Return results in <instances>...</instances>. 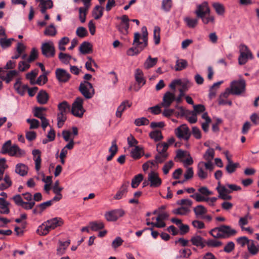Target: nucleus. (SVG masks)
Wrapping results in <instances>:
<instances>
[{
    "mask_svg": "<svg viewBox=\"0 0 259 259\" xmlns=\"http://www.w3.org/2000/svg\"><path fill=\"white\" fill-rule=\"evenodd\" d=\"M60 113L67 114L70 110V106L66 101H63L58 105Z\"/></svg>",
    "mask_w": 259,
    "mask_h": 259,
    "instance_id": "nucleus-26",
    "label": "nucleus"
},
{
    "mask_svg": "<svg viewBox=\"0 0 259 259\" xmlns=\"http://www.w3.org/2000/svg\"><path fill=\"white\" fill-rule=\"evenodd\" d=\"M157 58H152L151 56H149L146 60L144 64V67L145 69H148L155 66L157 63Z\"/></svg>",
    "mask_w": 259,
    "mask_h": 259,
    "instance_id": "nucleus-28",
    "label": "nucleus"
},
{
    "mask_svg": "<svg viewBox=\"0 0 259 259\" xmlns=\"http://www.w3.org/2000/svg\"><path fill=\"white\" fill-rule=\"evenodd\" d=\"M27 167L24 164L18 163L16 166L15 171L21 176H25L27 174Z\"/></svg>",
    "mask_w": 259,
    "mask_h": 259,
    "instance_id": "nucleus-30",
    "label": "nucleus"
},
{
    "mask_svg": "<svg viewBox=\"0 0 259 259\" xmlns=\"http://www.w3.org/2000/svg\"><path fill=\"white\" fill-rule=\"evenodd\" d=\"M223 83V81H220L213 83V84L209 89V97L212 98L215 96L217 90L220 88L221 84Z\"/></svg>",
    "mask_w": 259,
    "mask_h": 259,
    "instance_id": "nucleus-34",
    "label": "nucleus"
},
{
    "mask_svg": "<svg viewBox=\"0 0 259 259\" xmlns=\"http://www.w3.org/2000/svg\"><path fill=\"white\" fill-rule=\"evenodd\" d=\"M210 10L208 6V3L206 2H203L201 4L199 5L197 7L195 13L197 17L199 18L204 15H207L210 13Z\"/></svg>",
    "mask_w": 259,
    "mask_h": 259,
    "instance_id": "nucleus-11",
    "label": "nucleus"
},
{
    "mask_svg": "<svg viewBox=\"0 0 259 259\" xmlns=\"http://www.w3.org/2000/svg\"><path fill=\"white\" fill-rule=\"evenodd\" d=\"M212 7L215 12L219 15H223L225 13V7L223 4L219 3H214Z\"/></svg>",
    "mask_w": 259,
    "mask_h": 259,
    "instance_id": "nucleus-44",
    "label": "nucleus"
},
{
    "mask_svg": "<svg viewBox=\"0 0 259 259\" xmlns=\"http://www.w3.org/2000/svg\"><path fill=\"white\" fill-rule=\"evenodd\" d=\"M58 57L62 63L66 64H68L71 59V56L70 55L62 52L59 53Z\"/></svg>",
    "mask_w": 259,
    "mask_h": 259,
    "instance_id": "nucleus-53",
    "label": "nucleus"
},
{
    "mask_svg": "<svg viewBox=\"0 0 259 259\" xmlns=\"http://www.w3.org/2000/svg\"><path fill=\"white\" fill-rule=\"evenodd\" d=\"M128 185V182L124 183L120 188L119 190L117 191L115 195L114 196V198L115 199L119 200L121 199L124 196H125L127 192V188Z\"/></svg>",
    "mask_w": 259,
    "mask_h": 259,
    "instance_id": "nucleus-19",
    "label": "nucleus"
},
{
    "mask_svg": "<svg viewBox=\"0 0 259 259\" xmlns=\"http://www.w3.org/2000/svg\"><path fill=\"white\" fill-rule=\"evenodd\" d=\"M192 253L191 250L188 248H184L179 250V254L176 256L177 259L188 258Z\"/></svg>",
    "mask_w": 259,
    "mask_h": 259,
    "instance_id": "nucleus-40",
    "label": "nucleus"
},
{
    "mask_svg": "<svg viewBox=\"0 0 259 259\" xmlns=\"http://www.w3.org/2000/svg\"><path fill=\"white\" fill-rule=\"evenodd\" d=\"M188 90V87L187 83H184L181 85V88L179 89L180 94L176 97L177 102L180 103L182 101V98L185 96V92Z\"/></svg>",
    "mask_w": 259,
    "mask_h": 259,
    "instance_id": "nucleus-35",
    "label": "nucleus"
},
{
    "mask_svg": "<svg viewBox=\"0 0 259 259\" xmlns=\"http://www.w3.org/2000/svg\"><path fill=\"white\" fill-rule=\"evenodd\" d=\"M76 33L79 37L83 38L88 35V31L84 27H79L76 29Z\"/></svg>",
    "mask_w": 259,
    "mask_h": 259,
    "instance_id": "nucleus-63",
    "label": "nucleus"
},
{
    "mask_svg": "<svg viewBox=\"0 0 259 259\" xmlns=\"http://www.w3.org/2000/svg\"><path fill=\"white\" fill-rule=\"evenodd\" d=\"M2 153L8 154L10 156H19L22 155V151L16 145H12L11 140L7 141L2 146Z\"/></svg>",
    "mask_w": 259,
    "mask_h": 259,
    "instance_id": "nucleus-2",
    "label": "nucleus"
},
{
    "mask_svg": "<svg viewBox=\"0 0 259 259\" xmlns=\"http://www.w3.org/2000/svg\"><path fill=\"white\" fill-rule=\"evenodd\" d=\"M219 231L221 232L225 238H227L230 236L235 235L237 232L235 230L233 229L229 226L223 225L219 227Z\"/></svg>",
    "mask_w": 259,
    "mask_h": 259,
    "instance_id": "nucleus-15",
    "label": "nucleus"
},
{
    "mask_svg": "<svg viewBox=\"0 0 259 259\" xmlns=\"http://www.w3.org/2000/svg\"><path fill=\"white\" fill-rule=\"evenodd\" d=\"M57 33V30L54 25V24H51L50 26L47 27L44 32V34L48 36H55Z\"/></svg>",
    "mask_w": 259,
    "mask_h": 259,
    "instance_id": "nucleus-50",
    "label": "nucleus"
},
{
    "mask_svg": "<svg viewBox=\"0 0 259 259\" xmlns=\"http://www.w3.org/2000/svg\"><path fill=\"white\" fill-rule=\"evenodd\" d=\"M190 241L193 245L197 247H201V248H204L205 246L206 242L200 236H193L191 238Z\"/></svg>",
    "mask_w": 259,
    "mask_h": 259,
    "instance_id": "nucleus-23",
    "label": "nucleus"
},
{
    "mask_svg": "<svg viewBox=\"0 0 259 259\" xmlns=\"http://www.w3.org/2000/svg\"><path fill=\"white\" fill-rule=\"evenodd\" d=\"M41 51L42 54L46 57H54L55 55V49L53 42H44L41 45Z\"/></svg>",
    "mask_w": 259,
    "mask_h": 259,
    "instance_id": "nucleus-8",
    "label": "nucleus"
},
{
    "mask_svg": "<svg viewBox=\"0 0 259 259\" xmlns=\"http://www.w3.org/2000/svg\"><path fill=\"white\" fill-rule=\"evenodd\" d=\"M149 137L156 142L159 141L163 139L161 132L159 130H155L150 132Z\"/></svg>",
    "mask_w": 259,
    "mask_h": 259,
    "instance_id": "nucleus-42",
    "label": "nucleus"
},
{
    "mask_svg": "<svg viewBox=\"0 0 259 259\" xmlns=\"http://www.w3.org/2000/svg\"><path fill=\"white\" fill-rule=\"evenodd\" d=\"M124 213V211L122 209H115L106 212L105 214V217L108 221L114 222L122 217Z\"/></svg>",
    "mask_w": 259,
    "mask_h": 259,
    "instance_id": "nucleus-10",
    "label": "nucleus"
},
{
    "mask_svg": "<svg viewBox=\"0 0 259 259\" xmlns=\"http://www.w3.org/2000/svg\"><path fill=\"white\" fill-rule=\"evenodd\" d=\"M63 223V220L61 218L57 217L48 220L45 222V223H48L51 230H54L57 227L62 226Z\"/></svg>",
    "mask_w": 259,
    "mask_h": 259,
    "instance_id": "nucleus-17",
    "label": "nucleus"
},
{
    "mask_svg": "<svg viewBox=\"0 0 259 259\" xmlns=\"http://www.w3.org/2000/svg\"><path fill=\"white\" fill-rule=\"evenodd\" d=\"M104 8L100 6H96L93 11V16L96 20L99 19L103 15Z\"/></svg>",
    "mask_w": 259,
    "mask_h": 259,
    "instance_id": "nucleus-33",
    "label": "nucleus"
},
{
    "mask_svg": "<svg viewBox=\"0 0 259 259\" xmlns=\"http://www.w3.org/2000/svg\"><path fill=\"white\" fill-rule=\"evenodd\" d=\"M56 77L59 82H66L70 78V74L65 70L57 68L56 70Z\"/></svg>",
    "mask_w": 259,
    "mask_h": 259,
    "instance_id": "nucleus-13",
    "label": "nucleus"
},
{
    "mask_svg": "<svg viewBox=\"0 0 259 259\" xmlns=\"http://www.w3.org/2000/svg\"><path fill=\"white\" fill-rule=\"evenodd\" d=\"M162 9L165 12H169L172 7L171 0H162Z\"/></svg>",
    "mask_w": 259,
    "mask_h": 259,
    "instance_id": "nucleus-55",
    "label": "nucleus"
},
{
    "mask_svg": "<svg viewBox=\"0 0 259 259\" xmlns=\"http://www.w3.org/2000/svg\"><path fill=\"white\" fill-rule=\"evenodd\" d=\"M148 182L150 187H159L162 183V180L159 178L158 173L151 171L148 175Z\"/></svg>",
    "mask_w": 259,
    "mask_h": 259,
    "instance_id": "nucleus-9",
    "label": "nucleus"
},
{
    "mask_svg": "<svg viewBox=\"0 0 259 259\" xmlns=\"http://www.w3.org/2000/svg\"><path fill=\"white\" fill-rule=\"evenodd\" d=\"M190 197L194 199L197 202H202V201H210L212 203V204H210V206H213L214 205V203L217 201V198L216 197H205V196H202L200 194L196 193L195 194H192L190 195Z\"/></svg>",
    "mask_w": 259,
    "mask_h": 259,
    "instance_id": "nucleus-16",
    "label": "nucleus"
},
{
    "mask_svg": "<svg viewBox=\"0 0 259 259\" xmlns=\"http://www.w3.org/2000/svg\"><path fill=\"white\" fill-rule=\"evenodd\" d=\"M142 39L143 42L140 41L141 35L139 33L136 32L134 34L133 45L134 47L130 48L127 51L128 56H134L139 54L145 47L148 45V32L147 28L143 26L142 29Z\"/></svg>",
    "mask_w": 259,
    "mask_h": 259,
    "instance_id": "nucleus-1",
    "label": "nucleus"
},
{
    "mask_svg": "<svg viewBox=\"0 0 259 259\" xmlns=\"http://www.w3.org/2000/svg\"><path fill=\"white\" fill-rule=\"evenodd\" d=\"M200 18L201 19L202 22L204 24H207L208 23L213 24L214 22V17L211 15L210 13H208L207 15H204Z\"/></svg>",
    "mask_w": 259,
    "mask_h": 259,
    "instance_id": "nucleus-51",
    "label": "nucleus"
},
{
    "mask_svg": "<svg viewBox=\"0 0 259 259\" xmlns=\"http://www.w3.org/2000/svg\"><path fill=\"white\" fill-rule=\"evenodd\" d=\"M33 159L35 161V168L36 171L39 170L41 165V152L38 149H35L32 151Z\"/></svg>",
    "mask_w": 259,
    "mask_h": 259,
    "instance_id": "nucleus-18",
    "label": "nucleus"
},
{
    "mask_svg": "<svg viewBox=\"0 0 259 259\" xmlns=\"http://www.w3.org/2000/svg\"><path fill=\"white\" fill-rule=\"evenodd\" d=\"M189 211L187 207L182 206L173 210V212L176 214L184 215Z\"/></svg>",
    "mask_w": 259,
    "mask_h": 259,
    "instance_id": "nucleus-62",
    "label": "nucleus"
},
{
    "mask_svg": "<svg viewBox=\"0 0 259 259\" xmlns=\"http://www.w3.org/2000/svg\"><path fill=\"white\" fill-rule=\"evenodd\" d=\"M29 63L25 61H21L18 64V69L20 71H25L30 68Z\"/></svg>",
    "mask_w": 259,
    "mask_h": 259,
    "instance_id": "nucleus-59",
    "label": "nucleus"
},
{
    "mask_svg": "<svg viewBox=\"0 0 259 259\" xmlns=\"http://www.w3.org/2000/svg\"><path fill=\"white\" fill-rule=\"evenodd\" d=\"M158 152V153L155 155V159L158 164L161 163L166 159L168 157V154L167 153H162L160 152V151Z\"/></svg>",
    "mask_w": 259,
    "mask_h": 259,
    "instance_id": "nucleus-46",
    "label": "nucleus"
},
{
    "mask_svg": "<svg viewBox=\"0 0 259 259\" xmlns=\"http://www.w3.org/2000/svg\"><path fill=\"white\" fill-rule=\"evenodd\" d=\"M120 19L121 21L119 26H118V29L122 33H127V31L129 28V21H130V20L128 18V16L126 15H123L120 18Z\"/></svg>",
    "mask_w": 259,
    "mask_h": 259,
    "instance_id": "nucleus-14",
    "label": "nucleus"
},
{
    "mask_svg": "<svg viewBox=\"0 0 259 259\" xmlns=\"http://www.w3.org/2000/svg\"><path fill=\"white\" fill-rule=\"evenodd\" d=\"M83 99L81 97H77L73 102L71 110V113L75 116L81 118L85 112L83 107Z\"/></svg>",
    "mask_w": 259,
    "mask_h": 259,
    "instance_id": "nucleus-3",
    "label": "nucleus"
},
{
    "mask_svg": "<svg viewBox=\"0 0 259 259\" xmlns=\"http://www.w3.org/2000/svg\"><path fill=\"white\" fill-rule=\"evenodd\" d=\"M67 119L66 114L58 113L57 114V125L59 128H61L64 124V123Z\"/></svg>",
    "mask_w": 259,
    "mask_h": 259,
    "instance_id": "nucleus-52",
    "label": "nucleus"
},
{
    "mask_svg": "<svg viewBox=\"0 0 259 259\" xmlns=\"http://www.w3.org/2000/svg\"><path fill=\"white\" fill-rule=\"evenodd\" d=\"M13 40H14V38L7 39L6 38H1L0 45L3 49L8 48L11 46Z\"/></svg>",
    "mask_w": 259,
    "mask_h": 259,
    "instance_id": "nucleus-48",
    "label": "nucleus"
},
{
    "mask_svg": "<svg viewBox=\"0 0 259 259\" xmlns=\"http://www.w3.org/2000/svg\"><path fill=\"white\" fill-rule=\"evenodd\" d=\"M135 77L139 84H142V85H143L145 84L146 81L144 78V74L141 69L138 68L136 70Z\"/></svg>",
    "mask_w": 259,
    "mask_h": 259,
    "instance_id": "nucleus-27",
    "label": "nucleus"
},
{
    "mask_svg": "<svg viewBox=\"0 0 259 259\" xmlns=\"http://www.w3.org/2000/svg\"><path fill=\"white\" fill-rule=\"evenodd\" d=\"M197 175L200 179H205L207 178L208 174L204 169V167L199 162L197 166Z\"/></svg>",
    "mask_w": 259,
    "mask_h": 259,
    "instance_id": "nucleus-36",
    "label": "nucleus"
},
{
    "mask_svg": "<svg viewBox=\"0 0 259 259\" xmlns=\"http://www.w3.org/2000/svg\"><path fill=\"white\" fill-rule=\"evenodd\" d=\"M175 134L179 139L188 141L190 139L191 133L186 124H182L175 130Z\"/></svg>",
    "mask_w": 259,
    "mask_h": 259,
    "instance_id": "nucleus-7",
    "label": "nucleus"
},
{
    "mask_svg": "<svg viewBox=\"0 0 259 259\" xmlns=\"http://www.w3.org/2000/svg\"><path fill=\"white\" fill-rule=\"evenodd\" d=\"M194 212L196 216L203 215L206 213L207 209L202 205H198L193 209Z\"/></svg>",
    "mask_w": 259,
    "mask_h": 259,
    "instance_id": "nucleus-41",
    "label": "nucleus"
},
{
    "mask_svg": "<svg viewBox=\"0 0 259 259\" xmlns=\"http://www.w3.org/2000/svg\"><path fill=\"white\" fill-rule=\"evenodd\" d=\"M143 149L139 146H136L131 151V156L135 159H140L142 156L143 152Z\"/></svg>",
    "mask_w": 259,
    "mask_h": 259,
    "instance_id": "nucleus-32",
    "label": "nucleus"
},
{
    "mask_svg": "<svg viewBox=\"0 0 259 259\" xmlns=\"http://www.w3.org/2000/svg\"><path fill=\"white\" fill-rule=\"evenodd\" d=\"M92 45L87 41L83 42L79 47V51L82 54L90 53L92 51Z\"/></svg>",
    "mask_w": 259,
    "mask_h": 259,
    "instance_id": "nucleus-25",
    "label": "nucleus"
},
{
    "mask_svg": "<svg viewBox=\"0 0 259 259\" xmlns=\"http://www.w3.org/2000/svg\"><path fill=\"white\" fill-rule=\"evenodd\" d=\"M51 230L48 223H43L40 225L37 229V233L42 236L46 235Z\"/></svg>",
    "mask_w": 259,
    "mask_h": 259,
    "instance_id": "nucleus-31",
    "label": "nucleus"
},
{
    "mask_svg": "<svg viewBox=\"0 0 259 259\" xmlns=\"http://www.w3.org/2000/svg\"><path fill=\"white\" fill-rule=\"evenodd\" d=\"M246 82L244 79L240 78L238 80H233L230 84L231 94L239 95L245 91Z\"/></svg>",
    "mask_w": 259,
    "mask_h": 259,
    "instance_id": "nucleus-6",
    "label": "nucleus"
},
{
    "mask_svg": "<svg viewBox=\"0 0 259 259\" xmlns=\"http://www.w3.org/2000/svg\"><path fill=\"white\" fill-rule=\"evenodd\" d=\"M160 28L158 26H155L153 31V38L154 43L157 45L160 43Z\"/></svg>",
    "mask_w": 259,
    "mask_h": 259,
    "instance_id": "nucleus-45",
    "label": "nucleus"
},
{
    "mask_svg": "<svg viewBox=\"0 0 259 259\" xmlns=\"http://www.w3.org/2000/svg\"><path fill=\"white\" fill-rule=\"evenodd\" d=\"M18 74V72L16 70L5 71L0 67V90L3 88V81H5L7 84H9Z\"/></svg>",
    "mask_w": 259,
    "mask_h": 259,
    "instance_id": "nucleus-4",
    "label": "nucleus"
},
{
    "mask_svg": "<svg viewBox=\"0 0 259 259\" xmlns=\"http://www.w3.org/2000/svg\"><path fill=\"white\" fill-rule=\"evenodd\" d=\"M37 102L40 104H45L49 100V95L45 91H40L37 96Z\"/></svg>",
    "mask_w": 259,
    "mask_h": 259,
    "instance_id": "nucleus-29",
    "label": "nucleus"
},
{
    "mask_svg": "<svg viewBox=\"0 0 259 259\" xmlns=\"http://www.w3.org/2000/svg\"><path fill=\"white\" fill-rule=\"evenodd\" d=\"M89 9L85 8H82L80 7L79 8V19L81 23H84L85 21L86 15Z\"/></svg>",
    "mask_w": 259,
    "mask_h": 259,
    "instance_id": "nucleus-58",
    "label": "nucleus"
},
{
    "mask_svg": "<svg viewBox=\"0 0 259 259\" xmlns=\"http://www.w3.org/2000/svg\"><path fill=\"white\" fill-rule=\"evenodd\" d=\"M199 163H200V165H202V166L204 167V168L205 167V168L206 170H209L210 172L212 171L214 168V165L212 163V161H206V162L200 161V162H199Z\"/></svg>",
    "mask_w": 259,
    "mask_h": 259,
    "instance_id": "nucleus-60",
    "label": "nucleus"
},
{
    "mask_svg": "<svg viewBox=\"0 0 259 259\" xmlns=\"http://www.w3.org/2000/svg\"><path fill=\"white\" fill-rule=\"evenodd\" d=\"M79 91L87 99H91L95 94V90L92 83L88 81H83L80 83Z\"/></svg>",
    "mask_w": 259,
    "mask_h": 259,
    "instance_id": "nucleus-5",
    "label": "nucleus"
},
{
    "mask_svg": "<svg viewBox=\"0 0 259 259\" xmlns=\"http://www.w3.org/2000/svg\"><path fill=\"white\" fill-rule=\"evenodd\" d=\"M70 244V240H68L64 242L59 241V245L57 249V254L59 255H63Z\"/></svg>",
    "mask_w": 259,
    "mask_h": 259,
    "instance_id": "nucleus-20",
    "label": "nucleus"
},
{
    "mask_svg": "<svg viewBox=\"0 0 259 259\" xmlns=\"http://www.w3.org/2000/svg\"><path fill=\"white\" fill-rule=\"evenodd\" d=\"M239 166V164L238 163H233L232 160L229 159V163H227L226 165V169L228 173L232 174L234 172Z\"/></svg>",
    "mask_w": 259,
    "mask_h": 259,
    "instance_id": "nucleus-38",
    "label": "nucleus"
},
{
    "mask_svg": "<svg viewBox=\"0 0 259 259\" xmlns=\"http://www.w3.org/2000/svg\"><path fill=\"white\" fill-rule=\"evenodd\" d=\"M33 113L34 116L39 118L40 120H42V119L46 118V114L45 113H42V112L40 111L39 109H37L36 107L34 108Z\"/></svg>",
    "mask_w": 259,
    "mask_h": 259,
    "instance_id": "nucleus-64",
    "label": "nucleus"
},
{
    "mask_svg": "<svg viewBox=\"0 0 259 259\" xmlns=\"http://www.w3.org/2000/svg\"><path fill=\"white\" fill-rule=\"evenodd\" d=\"M214 156V151L212 148H209L203 155V158L206 161H212Z\"/></svg>",
    "mask_w": 259,
    "mask_h": 259,
    "instance_id": "nucleus-47",
    "label": "nucleus"
},
{
    "mask_svg": "<svg viewBox=\"0 0 259 259\" xmlns=\"http://www.w3.org/2000/svg\"><path fill=\"white\" fill-rule=\"evenodd\" d=\"M210 234L215 238H225L223 233L219 231V227L212 229L210 231Z\"/></svg>",
    "mask_w": 259,
    "mask_h": 259,
    "instance_id": "nucleus-57",
    "label": "nucleus"
},
{
    "mask_svg": "<svg viewBox=\"0 0 259 259\" xmlns=\"http://www.w3.org/2000/svg\"><path fill=\"white\" fill-rule=\"evenodd\" d=\"M188 65L187 61L184 59H178L176 62V71H181L186 68Z\"/></svg>",
    "mask_w": 259,
    "mask_h": 259,
    "instance_id": "nucleus-37",
    "label": "nucleus"
},
{
    "mask_svg": "<svg viewBox=\"0 0 259 259\" xmlns=\"http://www.w3.org/2000/svg\"><path fill=\"white\" fill-rule=\"evenodd\" d=\"M253 56L251 52L247 54L240 53L238 57V63L240 65H244L248 61V59H252Z\"/></svg>",
    "mask_w": 259,
    "mask_h": 259,
    "instance_id": "nucleus-24",
    "label": "nucleus"
},
{
    "mask_svg": "<svg viewBox=\"0 0 259 259\" xmlns=\"http://www.w3.org/2000/svg\"><path fill=\"white\" fill-rule=\"evenodd\" d=\"M10 202L6 201L4 198L0 197V213L1 214H9L10 212L9 206Z\"/></svg>",
    "mask_w": 259,
    "mask_h": 259,
    "instance_id": "nucleus-21",
    "label": "nucleus"
},
{
    "mask_svg": "<svg viewBox=\"0 0 259 259\" xmlns=\"http://www.w3.org/2000/svg\"><path fill=\"white\" fill-rule=\"evenodd\" d=\"M174 101L177 102L175 94L170 92H166L163 96V102L161 105L165 108H168Z\"/></svg>",
    "mask_w": 259,
    "mask_h": 259,
    "instance_id": "nucleus-12",
    "label": "nucleus"
},
{
    "mask_svg": "<svg viewBox=\"0 0 259 259\" xmlns=\"http://www.w3.org/2000/svg\"><path fill=\"white\" fill-rule=\"evenodd\" d=\"M149 123V120L145 117H141L136 119L135 120L134 123L137 126H141L148 125Z\"/></svg>",
    "mask_w": 259,
    "mask_h": 259,
    "instance_id": "nucleus-61",
    "label": "nucleus"
},
{
    "mask_svg": "<svg viewBox=\"0 0 259 259\" xmlns=\"http://www.w3.org/2000/svg\"><path fill=\"white\" fill-rule=\"evenodd\" d=\"M143 179V176L142 174H138L136 176L132 181V187L133 188H137Z\"/></svg>",
    "mask_w": 259,
    "mask_h": 259,
    "instance_id": "nucleus-49",
    "label": "nucleus"
},
{
    "mask_svg": "<svg viewBox=\"0 0 259 259\" xmlns=\"http://www.w3.org/2000/svg\"><path fill=\"white\" fill-rule=\"evenodd\" d=\"M184 21L189 28H194L198 23V20L197 18L186 17L184 19Z\"/></svg>",
    "mask_w": 259,
    "mask_h": 259,
    "instance_id": "nucleus-43",
    "label": "nucleus"
},
{
    "mask_svg": "<svg viewBox=\"0 0 259 259\" xmlns=\"http://www.w3.org/2000/svg\"><path fill=\"white\" fill-rule=\"evenodd\" d=\"M132 105V102L126 100L121 103L117 108L116 112V116L117 117H121L122 112L126 109V107H130Z\"/></svg>",
    "mask_w": 259,
    "mask_h": 259,
    "instance_id": "nucleus-22",
    "label": "nucleus"
},
{
    "mask_svg": "<svg viewBox=\"0 0 259 259\" xmlns=\"http://www.w3.org/2000/svg\"><path fill=\"white\" fill-rule=\"evenodd\" d=\"M38 57V51L35 48L32 49L30 54L28 58L27 59V61L28 63H31L36 60Z\"/></svg>",
    "mask_w": 259,
    "mask_h": 259,
    "instance_id": "nucleus-54",
    "label": "nucleus"
},
{
    "mask_svg": "<svg viewBox=\"0 0 259 259\" xmlns=\"http://www.w3.org/2000/svg\"><path fill=\"white\" fill-rule=\"evenodd\" d=\"M90 227L92 230L97 231L104 228V224L102 222H92L90 223Z\"/></svg>",
    "mask_w": 259,
    "mask_h": 259,
    "instance_id": "nucleus-39",
    "label": "nucleus"
},
{
    "mask_svg": "<svg viewBox=\"0 0 259 259\" xmlns=\"http://www.w3.org/2000/svg\"><path fill=\"white\" fill-rule=\"evenodd\" d=\"M222 244V242L215 239H208L205 242V245H207L209 247H217L221 246Z\"/></svg>",
    "mask_w": 259,
    "mask_h": 259,
    "instance_id": "nucleus-56",
    "label": "nucleus"
}]
</instances>
